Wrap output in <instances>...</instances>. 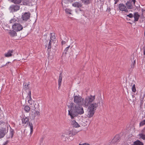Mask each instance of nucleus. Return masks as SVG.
Wrapping results in <instances>:
<instances>
[{
    "label": "nucleus",
    "instance_id": "33",
    "mask_svg": "<svg viewBox=\"0 0 145 145\" xmlns=\"http://www.w3.org/2000/svg\"><path fill=\"white\" fill-rule=\"evenodd\" d=\"M132 91L134 92H135L136 91L135 85V84H133V85L132 87Z\"/></svg>",
    "mask_w": 145,
    "mask_h": 145
},
{
    "label": "nucleus",
    "instance_id": "29",
    "mask_svg": "<svg viewBox=\"0 0 145 145\" xmlns=\"http://www.w3.org/2000/svg\"><path fill=\"white\" fill-rule=\"evenodd\" d=\"M30 108L28 106H26L24 107V110L27 112H28L30 110Z\"/></svg>",
    "mask_w": 145,
    "mask_h": 145
},
{
    "label": "nucleus",
    "instance_id": "35",
    "mask_svg": "<svg viewBox=\"0 0 145 145\" xmlns=\"http://www.w3.org/2000/svg\"><path fill=\"white\" fill-rule=\"evenodd\" d=\"M51 40L50 39L49 40V42L48 45V48L49 49H50L51 48Z\"/></svg>",
    "mask_w": 145,
    "mask_h": 145
},
{
    "label": "nucleus",
    "instance_id": "22",
    "mask_svg": "<svg viewBox=\"0 0 145 145\" xmlns=\"http://www.w3.org/2000/svg\"><path fill=\"white\" fill-rule=\"evenodd\" d=\"M28 118L27 117H25V118H23L22 119V123L24 124H26L28 123Z\"/></svg>",
    "mask_w": 145,
    "mask_h": 145
},
{
    "label": "nucleus",
    "instance_id": "21",
    "mask_svg": "<svg viewBox=\"0 0 145 145\" xmlns=\"http://www.w3.org/2000/svg\"><path fill=\"white\" fill-rule=\"evenodd\" d=\"M126 5L127 8L129 9H131L133 8V6L131 2L127 1L126 3Z\"/></svg>",
    "mask_w": 145,
    "mask_h": 145
},
{
    "label": "nucleus",
    "instance_id": "18",
    "mask_svg": "<svg viewBox=\"0 0 145 145\" xmlns=\"http://www.w3.org/2000/svg\"><path fill=\"white\" fill-rule=\"evenodd\" d=\"M13 50H9L7 53L5 54L4 55L6 57H11L12 56V53H13Z\"/></svg>",
    "mask_w": 145,
    "mask_h": 145
},
{
    "label": "nucleus",
    "instance_id": "52",
    "mask_svg": "<svg viewBox=\"0 0 145 145\" xmlns=\"http://www.w3.org/2000/svg\"><path fill=\"white\" fill-rule=\"evenodd\" d=\"M80 11H81V10H81V9H80Z\"/></svg>",
    "mask_w": 145,
    "mask_h": 145
},
{
    "label": "nucleus",
    "instance_id": "7",
    "mask_svg": "<svg viewBox=\"0 0 145 145\" xmlns=\"http://www.w3.org/2000/svg\"><path fill=\"white\" fill-rule=\"evenodd\" d=\"M8 129L5 128H0V139L3 138L8 132Z\"/></svg>",
    "mask_w": 145,
    "mask_h": 145
},
{
    "label": "nucleus",
    "instance_id": "31",
    "mask_svg": "<svg viewBox=\"0 0 145 145\" xmlns=\"http://www.w3.org/2000/svg\"><path fill=\"white\" fill-rule=\"evenodd\" d=\"M14 131L13 129H11L10 130V137H8V138H12L14 134Z\"/></svg>",
    "mask_w": 145,
    "mask_h": 145
},
{
    "label": "nucleus",
    "instance_id": "24",
    "mask_svg": "<svg viewBox=\"0 0 145 145\" xmlns=\"http://www.w3.org/2000/svg\"><path fill=\"white\" fill-rule=\"evenodd\" d=\"M75 0H63L61 2V4L62 6H63V3H71L73 2V1Z\"/></svg>",
    "mask_w": 145,
    "mask_h": 145
},
{
    "label": "nucleus",
    "instance_id": "23",
    "mask_svg": "<svg viewBox=\"0 0 145 145\" xmlns=\"http://www.w3.org/2000/svg\"><path fill=\"white\" fill-rule=\"evenodd\" d=\"M72 124L74 127H80V125L77 123L75 121H72Z\"/></svg>",
    "mask_w": 145,
    "mask_h": 145
},
{
    "label": "nucleus",
    "instance_id": "27",
    "mask_svg": "<svg viewBox=\"0 0 145 145\" xmlns=\"http://www.w3.org/2000/svg\"><path fill=\"white\" fill-rule=\"evenodd\" d=\"M56 38L55 37L54 34L53 33H51L50 34V39L54 40Z\"/></svg>",
    "mask_w": 145,
    "mask_h": 145
},
{
    "label": "nucleus",
    "instance_id": "44",
    "mask_svg": "<svg viewBox=\"0 0 145 145\" xmlns=\"http://www.w3.org/2000/svg\"><path fill=\"white\" fill-rule=\"evenodd\" d=\"M61 42L62 44H64L66 43V42L65 41H63V40Z\"/></svg>",
    "mask_w": 145,
    "mask_h": 145
},
{
    "label": "nucleus",
    "instance_id": "3",
    "mask_svg": "<svg viewBox=\"0 0 145 145\" xmlns=\"http://www.w3.org/2000/svg\"><path fill=\"white\" fill-rule=\"evenodd\" d=\"M95 95H90L86 97L85 100L84 99V103L85 106H88L94 101L95 99Z\"/></svg>",
    "mask_w": 145,
    "mask_h": 145
},
{
    "label": "nucleus",
    "instance_id": "1",
    "mask_svg": "<svg viewBox=\"0 0 145 145\" xmlns=\"http://www.w3.org/2000/svg\"><path fill=\"white\" fill-rule=\"evenodd\" d=\"M82 105H76L74 103H71L68 105L70 110H68L69 115L70 116L72 119H74L78 114L81 115L84 114V111Z\"/></svg>",
    "mask_w": 145,
    "mask_h": 145
},
{
    "label": "nucleus",
    "instance_id": "8",
    "mask_svg": "<svg viewBox=\"0 0 145 145\" xmlns=\"http://www.w3.org/2000/svg\"><path fill=\"white\" fill-rule=\"evenodd\" d=\"M20 9V6L17 5H12L9 8V10L12 12L16 11Z\"/></svg>",
    "mask_w": 145,
    "mask_h": 145
},
{
    "label": "nucleus",
    "instance_id": "51",
    "mask_svg": "<svg viewBox=\"0 0 145 145\" xmlns=\"http://www.w3.org/2000/svg\"><path fill=\"white\" fill-rule=\"evenodd\" d=\"M133 83H131V85L130 84V85H131V86L132 85Z\"/></svg>",
    "mask_w": 145,
    "mask_h": 145
},
{
    "label": "nucleus",
    "instance_id": "10",
    "mask_svg": "<svg viewBox=\"0 0 145 145\" xmlns=\"http://www.w3.org/2000/svg\"><path fill=\"white\" fill-rule=\"evenodd\" d=\"M119 8L120 10L121 11H124L126 12H128V10L125 6L122 3L119 4Z\"/></svg>",
    "mask_w": 145,
    "mask_h": 145
},
{
    "label": "nucleus",
    "instance_id": "25",
    "mask_svg": "<svg viewBox=\"0 0 145 145\" xmlns=\"http://www.w3.org/2000/svg\"><path fill=\"white\" fill-rule=\"evenodd\" d=\"M29 84H27L26 83H24L23 84V89L24 90H26L29 88Z\"/></svg>",
    "mask_w": 145,
    "mask_h": 145
},
{
    "label": "nucleus",
    "instance_id": "50",
    "mask_svg": "<svg viewBox=\"0 0 145 145\" xmlns=\"http://www.w3.org/2000/svg\"><path fill=\"white\" fill-rule=\"evenodd\" d=\"M110 10V8H109L108 9V11H109Z\"/></svg>",
    "mask_w": 145,
    "mask_h": 145
},
{
    "label": "nucleus",
    "instance_id": "49",
    "mask_svg": "<svg viewBox=\"0 0 145 145\" xmlns=\"http://www.w3.org/2000/svg\"><path fill=\"white\" fill-rule=\"evenodd\" d=\"M117 3V1H115V2L114 4H116Z\"/></svg>",
    "mask_w": 145,
    "mask_h": 145
},
{
    "label": "nucleus",
    "instance_id": "17",
    "mask_svg": "<svg viewBox=\"0 0 145 145\" xmlns=\"http://www.w3.org/2000/svg\"><path fill=\"white\" fill-rule=\"evenodd\" d=\"M62 80V76L61 75V72L60 73L59 76V78L58 79V85H59V89L60 88V87L61 85V82Z\"/></svg>",
    "mask_w": 145,
    "mask_h": 145
},
{
    "label": "nucleus",
    "instance_id": "13",
    "mask_svg": "<svg viewBox=\"0 0 145 145\" xmlns=\"http://www.w3.org/2000/svg\"><path fill=\"white\" fill-rule=\"evenodd\" d=\"M88 116L89 118H91L93 116L95 112V111L91 109L88 108Z\"/></svg>",
    "mask_w": 145,
    "mask_h": 145
},
{
    "label": "nucleus",
    "instance_id": "48",
    "mask_svg": "<svg viewBox=\"0 0 145 145\" xmlns=\"http://www.w3.org/2000/svg\"><path fill=\"white\" fill-rule=\"evenodd\" d=\"M79 145H84V144H79Z\"/></svg>",
    "mask_w": 145,
    "mask_h": 145
},
{
    "label": "nucleus",
    "instance_id": "5",
    "mask_svg": "<svg viewBox=\"0 0 145 145\" xmlns=\"http://www.w3.org/2000/svg\"><path fill=\"white\" fill-rule=\"evenodd\" d=\"M72 134H71V131H67L65 133L61 134V139L64 141H66Z\"/></svg>",
    "mask_w": 145,
    "mask_h": 145
},
{
    "label": "nucleus",
    "instance_id": "41",
    "mask_svg": "<svg viewBox=\"0 0 145 145\" xmlns=\"http://www.w3.org/2000/svg\"><path fill=\"white\" fill-rule=\"evenodd\" d=\"M129 2H131V3H132V2H133V4L135 5V3L136 2V0H131V1H130Z\"/></svg>",
    "mask_w": 145,
    "mask_h": 145
},
{
    "label": "nucleus",
    "instance_id": "45",
    "mask_svg": "<svg viewBox=\"0 0 145 145\" xmlns=\"http://www.w3.org/2000/svg\"><path fill=\"white\" fill-rule=\"evenodd\" d=\"M84 145H90L88 143H84Z\"/></svg>",
    "mask_w": 145,
    "mask_h": 145
},
{
    "label": "nucleus",
    "instance_id": "42",
    "mask_svg": "<svg viewBox=\"0 0 145 145\" xmlns=\"http://www.w3.org/2000/svg\"><path fill=\"white\" fill-rule=\"evenodd\" d=\"M70 47V46H69L68 47H66V48L65 49V51L66 52H67L69 49V47Z\"/></svg>",
    "mask_w": 145,
    "mask_h": 145
},
{
    "label": "nucleus",
    "instance_id": "12",
    "mask_svg": "<svg viewBox=\"0 0 145 145\" xmlns=\"http://www.w3.org/2000/svg\"><path fill=\"white\" fill-rule=\"evenodd\" d=\"M31 94V91H29L28 93V96L27 97L26 99L28 100V103L32 105L33 101L32 99Z\"/></svg>",
    "mask_w": 145,
    "mask_h": 145
},
{
    "label": "nucleus",
    "instance_id": "37",
    "mask_svg": "<svg viewBox=\"0 0 145 145\" xmlns=\"http://www.w3.org/2000/svg\"><path fill=\"white\" fill-rule=\"evenodd\" d=\"M65 11L66 13H67L68 14H71V11L70 10H69V9H66L65 10Z\"/></svg>",
    "mask_w": 145,
    "mask_h": 145
},
{
    "label": "nucleus",
    "instance_id": "4",
    "mask_svg": "<svg viewBox=\"0 0 145 145\" xmlns=\"http://www.w3.org/2000/svg\"><path fill=\"white\" fill-rule=\"evenodd\" d=\"M74 101L76 105H84V99L79 95H74Z\"/></svg>",
    "mask_w": 145,
    "mask_h": 145
},
{
    "label": "nucleus",
    "instance_id": "9",
    "mask_svg": "<svg viewBox=\"0 0 145 145\" xmlns=\"http://www.w3.org/2000/svg\"><path fill=\"white\" fill-rule=\"evenodd\" d=\"M100 101H99L98 103H91L89 106L88 108L91 109L94 111L96 110L97 108L98 107V104H100Z\"/></svg>",
    "mask_w": 145,
    "mask_h": 145
},
{
    "label": "nucleus",
    "instance_id": "32",
    "mask_svg": "<svg viewBox=\"0 0 145 145\" xmlns=\"http://www.w3.org/2000/svg\"><path fill=\"white\" fill-rule=\"evenodd\" d=\"M142 139L145 140V135L142 133H140L138 135Z\"/></svg>",
    "mask_w": 145,
    "mask_h": 145
},
{
    "label": "nucleus",
    "instance_id": "34",
    "mask_svg": "<svg viewBox=\"0 0 145 145\" xmlns=\"http://www.w3.org/2000/svg\"><path fill=\"white\" fill-rule=\"evenodd\" d=\"M145 125V120L141 122L140 123V126H142Z\"/></svg>",
    "mask_w": 145,
    "mask_h": 145
},
{
    "label": "nucleus",
    "instance_id": "38",
    "mask_svg": "<svg viewBox=\"0 0 145 145\" xmlns=\"http://www.w3.org/2000/svg\"><path fill=\"white\" fill-rule=\"evenodd\" d=\"M127 16L129 17L130 18H132L133 16V15L132 14L130 13L129 14L127 15Z\"/></svg>",
    "mask_w": 145,
    "mask_h": 145
},
{
    "label": "nucleus",
    "instance_id": "43",
    "mask_svg": "<svg viewBox=\"0 0 145 145\" xmlns=\"http://www.w3.org/2000/svg\"><path fill=\"white\" fill-rule=\"evenodd\" d=\"M144 51H143V53L144 54V55H145V46H144Z\"/></svg>",
    "mask_w": 145,
    "mask_h": 145
},
{
    "label": "nucleus",
    "instance_id": "6",
    "mask_svg": "<svg viewBox=\"0 0 145 145\" xmlns=\"http://www.w3.org/2000/svg\"><path fill=\"white\" fill-rule=\"evenodd\" d=\"M30 16L31 14L29 12H26L22 14L21 18L24 22H26L29 19Z\"/></svg>",
    "mask_w": 145,
    "mask_h": 145
},
{
    "label": "nucleus",
    "instance_id": "19",
    "mask_svg": "<svg viewBox=\"0 0 145 145\" xmlns=\"http://www.w3.org/2000/svg\"><path fill=\"white\" fill-rule=\"evenodd\" d=\"M28 126L30 127V135H31L33 133V124L30 122H29Z\"/></svg>",
    "mask_w": 145,
    "mask_h": 145
},
{
    "label": "nucleus",
    "instance_id": "15",
    "mask_svg": "<svg viewBox=\"0 0 145 145\" xmlns=\"http://www.w3.org/2000/svg\"><path fill=\"white\" fill-rule=\"evenodd\" d=\"M140 16L138 14V12H135V13L133 16L135 19L134 21L137 22L138 21Z\"/></svg>",
    "mask_w": 145,
    "mask_h": 145
},
{
    "label": "nucleus",
    "instance_id": "2",
    "mask_svg": "<svg viewBox=\"0 0 145 145\" xmlns=\"http://www.w3.org/2000/svg\"><path fill=\"white\" fill-rule=\"evenodd\" d=\"M19 21L17 18L16 19L14 18L11 19L9 21L10 24L12 26V29L17 32L21 30L23 27H24L27 25V24H26L25 26L23 27L20 24Z\"/></svg>",
    "mask_w": 145,
    "mask_h": 145
},
{
    "label": "nucleus",
    "instance_id": "11",
    "mask_svg": "<svg viewBox=\"0 0 145 145\" xmlns=\"http://www.w3.org/2000/svg\"><path fill=\"white\" fill-rule=\"evenodd\" d=\"M120 138V137L118 135H116L112 139L110 143V144H115L119 140Z\"/></svg>",
    "mask_w": 145,
    "mask_h": 145
},
{
    "label": "nucleus",
    "instance_id": "46",
    "mask_svg": "<svg viewBox=\"0 0 145 145\" xmlns=\"http://www.w3.org/2000/svg\"><path fill=\"white\" fill-rule=\"evenodd\" d=\"M136 62H135V60L134 61V62H133V65L135 64Z\"/></svg>",
    "mask_w": 145,
    "mask_h": 145
},
{
    "label": "nucleus",
    "instance_id": "30",
    "mask_svg": "<svg viewBox=\"0 0 145 145\" xmlns=\"http://www.w3.org/2000/svg\"><path fill=\"white\" fill-rule=\"evenodd\" d=\"M145 95V94L144 93L143 95H142L141 94V96H140V102L141 103V104L142 103V101L144 99V98Z\"/></svg>",
    "mask_w": 145,
    "mask_h": 145
},
{
    "label": "nucleus",
    "instance_id": "40",
    "mask_svg": "<svg viewBox=\"0 0 145 145\" xmlns=\"http://www.w3.org/2000/svg\"><path fill=\"white\" fill-rule=\"evenodd\" d=\"M40 114V112L39 111H37L36 112V113H35V115H37L39 116Z\"/></svg>",
    "mask_w": 145,
    "mask_h": 145
},
{
    "label": "nucleus",
    "instance_id": "28",
    "mask_svg": "<svg viewBox=\"0 0 145 145\" xmlns=\"http://www.w3.org/2000/svg\"><path fill=\"white\" fill-rule=\"evenodd\" d=\"M11 2L12 3H14L15 4H19L21 3V0H11Z\"/></svg>",
    "mask_w": 145,
    "mask_h": 145
},
{
    "label": "nucleus",
    "instance_id": "53",
    "mask_svg": "<svg viewBox=\"0 0 145 145\" xmlns=\"http://www.w3.org/2000/svg\"><path fill=\"white\" fill-rule=\"evenodd\" d=\"M144 101H145V100H144Z\"/></svg>",
    "mask_w": 145,
    "mask_h": 145
},
{
    "label": "nucleus",
    "instance_id": "16",
    "mask_svg": "<svg viewBox=\"0 0 145 145\" xmlns=\"http://www.w3.org/2000/svg\"><path fill=\"white\" fill-rule=\"evenodd\" d=\"M72 6L75 7L80 8L82 6V4L78 2H76L73 3Z\"/></svg>",
    "mask_w": 145,
    "mask_h": 145
},
{
    "label": "nucleus",
    "instance_id": "47",
    "mask_svg": "<svg viewBox=\"0 0 145 145\" xmlns=\"http://www.w3.org/2000/svg\"><path fill=\"white\" fill-rule=\"evenodd\" d=\"M101 103L102 104V105L103 104V101H101Z\"/></svg>",
    "mask_w": 145,
    "mask_h": 145
},
{
    "label": "nucleus",
    "instance_id": "20",
    "mask_svg": "<svg viewBox=\"0 0 145 145\" xmlns=\"http://www.w3.org/2000/svg\"><path fill=\"white\" fill-rule=\"evenodd\" d=\"M144 145L143 142H140L139 140H137L135 141L133 145Z\"/></svg>",
    "mask_w": 145,
    "mask_h": 145
},
{
    "label": "nucleus",
    "instance_id": "14",
    "mask_svg": "<svg viewBox=\"0 0 145 145\" xmlns=\"http://www.w3.org/2000/svg\"><path fill=\"white\" fill-rule=\"evenodd\" d=\"M9 34L11 37H14L17 36V33L15 30H10L8 32Z\"/></svg>",
    "mask_w": 145,
    "mask_h": 145
},
{
    "label": "nucleus",
    "instance_id": "36",
    "mask_svg": "<svg viewBox=\"0 0 145 145\" xmlns=\"http://www.w3.org/2000/svg\"><path fill=\"white\" fill-rule=\"evenodd\" d=\"M10 62H7L5 65H2L1 67H4L5 66H8V65H10Z\"/></svg>",
    "mask_w": 145,
    "mask_h": 145
},
{
    "label": "nucleus",
    "instance_id": "26",
    "mask_svg": "<svg viewBox=\"0 0 145 145\" xmlns=\"http://www.w3.org/2000/svg\"><path fill=\"white\" fill-rule=\"evenodd\" d=\"M82 2L85 5H88L91 2V0H81Z\"/></svg>",
    "mask_w": 145,
    "mask_h": 145
},
{
    "label": "nucleus",
    "instance_id": "39",
    "mask_svg": "<svg viewBox=\"0 0 145 145\" xmlns=\"http://www.w3.org/2000/svg\"><path fill=\"white\" fill-rule=\"evenodd\" d=\"M9 142V141L7 140L2 145H7Z\"/></svg>",
    "mask_w": 145,
    "mask_h": 145
}]
</instances>
